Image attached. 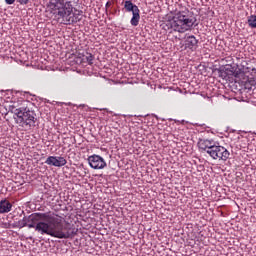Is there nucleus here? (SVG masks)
<instances>
[{"label": "nucleus", "mask_w": 256, "mask_h": 256, "mask_svg": "<svg viewBox=\"0 0 256 256\" xmlns=\"http://www.w3.org/2000/svg\"><path fill=\"white\" fill-rule=\"evenodd\" d=\"M124 8L128 13H132V18L130 20L132 27H137V25H139V21H141V11L139 10V7L133 4L131 0H126L124 2Z\"/></svg>", "instance_id": "0eeeda50"}, {"label": "nucleus", "mask_w": 256, "mask_h": 256, "mask_svg": "<svg viewBox=\"0 0 256 256\" xmlns=\"http://www.w3.org/2000/svg\"><path fill=\"white\" fill-rule=\"evenodd\" d=\"M6 5H13L15 3V0H5Z\"/></svg>", "instance_id": "f3484780"}, {"label": "nucleus", "mask_w": 256, "mask_h": 256, "mask_svg": "<svg viewBox=\"0 0 256 256\" xmlns=\"http://www.w3.org/2000/svg\"><path fill=\"white\" fill-rule=\"evenodd\" d=\"M193 25H195V18L191 15L189 9L184 8L168 18L164 29H173L178 33H185V31H191Z\"/></svg>", "instance_id": "7ed1b4c3"}, {"label": "nucleus", "mask_w": 256, "mask_h": 256, "mask_svg": "<svg viewBox=\"0 0 256 256\" xmlns=\"http://www.w3.org/2000/svg\"><path fill=\"white\" fill-rule=\"evenodd\" d=\"M224 72L226 75H232L235 82L242 85L244 89H251V86L249 85V73L241 70L239 67H233L231 65L224 68Z\"/></svg>", "instance_id": "39448f33"}, {"label": "nucleus", "mask_w": 256, "mask_h": 256, "mask_svg": "<svg viewBox=\"0 0 256 256\" xmlns=\"http://www.w3.org/2000/svg\"><path fill=\"white\" fill-rule=\"evenodd\" d=\"M248 25L251 29H256V15H251L248 17Z\"/></svg>", "instance_id": "2eb2a0df"}, {"label": "nucleus", "mask_w": 256, "mask_h": 256, "mask_svg": "<svg viewBox=\"0 0 256 256\" xmlns=\"http://www.w3.org/2000/svg\"><path fill=\"white\" fill-rule=\"evenodd\" d=\"M13 209V204L9 202L7 199H3L0 201V213L5 214V213H10V211Z\"/></svg>", "instance_id": "f8f14e48"}, {"label": "nucleus", "mask_w": 256, "mask_h": 256, "mask_svg": "<svg viewBox=\"0 0 256 256\" xmlns=\"http://www.w3.org/2000/svg\"><path fill=\"white\" fill-rule=\"evenodd\" d=\"M47 9L54 19L62 25H73V23H79L83 19V11L77 9L73 11V4L70 0L49 2Z\"/></svg>", "instance_id": "f03ea898"}, {"label": "nucleus", "mask_w": 256, "mask_h": 256, "mask_svg": "<svg viewBox=\"0 0 256 256\" xmlns=\"http://www.w3.org/2000/svg\"><path fill=\"white\" fill-rule=\"evenodd\" d=\"M88 163L92 169H105L107 167L105 159L97 154L89 156Z\"/></svg>", "instance_id": "6e6552de"}, {"label": "nucleus", "mask_w": 256, "mask_h": 256, "mask_svg": "<svg viewBox=\"0 0 256 256\" xmlns=\"http://www.w3.org/2000/svg\"><path fill=\"white\" fill-rule=\"evenodd\" d=\"M12 227L17 228V229H23V227H27V218L26 216L23 217V219L14 222L12 224Z\"/></svg>", "instance_id": "ddd939ff"}, {"label": "nucleus", "mask_w": 256, "mask_h": 256, "mask_svg": "<svg viewBox=\"0 0 256 256\" xmlns=\"http://www.w3.org/2000/svg\"><path fill=\"white\" fill-rule=\"evenodd\" d=\"M249 85H250V89L251 87H255L256 85V69L253 68L252 72L249 74Z\"/></svg>", "instance_id": "4468645a"}, {"label": "nucleus", "mask_w": 256, "mask_h": 256, "mask_svg": "<svg viewBox=\"0 0 256 256\" xmlns=\"http://www.w3.org/2000/svg\"><path fill=\"white\" fill-rule=\"evenodd\" d=\"M110 5H111V4H110L109 2L106 3V7H110Z\"/></svg>", "instance_id": "6ab92c4d"}, {"label": "nucleus", "mask_w": 256, "mask_h": 256, "mask_svg": "<svg viewBox=\"0 0 256 256\" xmlns=\"http://www.w3.org/2000/svg\"><path fill=\"white\" fill-rule=\"evenodd\" d=\"M95 59V56L91 53H87L86 56H84V61H87L88 65H93V60Z\"/></svg>", "instance_id": "dca6fc26"}, {"label": "nucleus", "mask_w": 256, "mask_h": 256, "mask_svg": "<svg viewBox=\"0 0 256 256\" xmlns=\"http://www.w3.org/2000/svg\"><path fill=\"white\" fill-rule=\"evenodd\" d=\"M23 103H27V101H23Z\"/></svg>", "instance_id": "aec40b11"}, {"label": "nucleus", "mask_w": 256, "mask_h": 256, "mask_svg": "<svg viewBox=\"0 0 256 256\" xmlns=\"http://www.w3.org/2000/svg\"><path fill=\"white\" fill-rule=\"evenodd\" d=\"M184 47L185 49H189V51H197L199 40L194 35L188 36L184 40Z\"/></svg>", "instance_id": "9b49d317"}, {"label": "nucleus", "mask_w": 256, "mask_h": 256, "mask_svg": "<svg viewBox=\"0 0 256 256\" xmlns=\"http://www.w3.org/2000/svg\"><path fill=\"white\" fill-rule=\"evenodd\" d=\"M208 155L209 157H211V159L214 160L218 159V161H227V159H229V157L231 156V153L229 152V150H227V148L215 142Z\"/></svg>", "instance_id": "423d86ee"}, {"label": "nucleus", "mask_w": 256, "mask_h": 256, "mask_svg": "<svg viewBox=\"0 0 256 256\" xmlns=\"http://www.w3.org/2000/svg\"><path fill=\"white\" fill-rule=\"evenodd\" d=\"M20 5H27L29 3V0H19Z\"/></svg>", "instance_id": "a211bd4d"}, {"label": "nucleus", "mask_w": 256, "mask_h": 256, "mask_svg": "<svg viewBox=\"0 0 256 256\" xmlns=\"http://www.w3.org/2000/svg\"><path fill=\"white\" fill-rule=\"evenodd\" d=\"M9 113H13L14 120L19 127H35L37 118H35V111L25 107L19 106V103L14 102L8 106Z\"/></svg>", "instance_id": "20e7f679"}, {"label": "nucleus", "mask_w": 256, "mask_h": 256, "mask_svg": "<svg viewBox=\"0 0 256 256\" xmlns=\"http://www.w3.org/2000/svg\"><path fill=\"white\" fill-rule=\"evenodd\" d=\"M45 163L51 167H65L67 160L62 156H49Z\"/></svg>", "instance_id": "1a4fd4ad"}, {"label": "nucleus", "mask_w": 256, "mask_h": 256, "mask_svg": "<svg viewBox=\"0 0 256 256\" xmlns=\"http://www.w3.org/2000/svg\"><path fill=\"white\" fill-rule=\"evenodd\" d=\"M28 229H35L41 235H49L56 239H71L75 232L65 225V219L57 214L33 213L26 216Z\"/></svg>", "instance_id": "f257e3e1"}, {"label": "nucleus", "mask_w": 256, "mask_h": 256, "mask_svg": "<svg viewBox=\"0 0 256 256\" xmlns=\"http://www.w3.org/2000/svg\"><path fill=\"white\" fill-rule=\"evenodd\" d=\"M215 140L211 139H200L198 141V149H200L201 153L205 152L209 155L210 151L213 149L215 145Z\"/></svg>", "instance_id": "9d476101"}]
</instances>
